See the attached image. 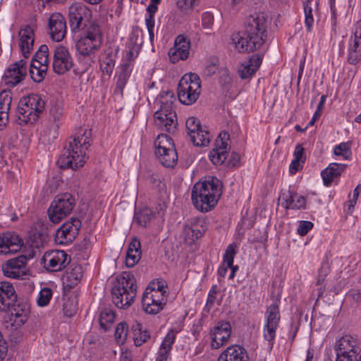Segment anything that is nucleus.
I'll return each mask as SVG.
<instances>
[{
    "mask_svg": "<svg viewBox=\"0 0 361 361\" xmlns=\"http://www.w3.org/2000/svg\"><path fill=\"white\" fill-rule=\"evenodd\" d=\"M46 17L48 23H66L63 16L60 13H53Z\"/></svg>",
    "mask_w": 361,
    "mask_h": 361,
    "instance_id": "62",
    "label": "nucleus"
},
{
    "mask_svg": "<svg viewBox=\"0 0 361 361\" xmlns=\"http://www.w3.org/2000/svg\"><path fill=\"white\" fill-rule=\"evenodd\" d=\"M36 24H25L18 31V47L22 56L27 59L33 49Z\"/></svg>",
    "mask_w": 361,
    "mask_h": 361,
    "instance_id": "15",
    "label": "nucleus"
},
{
    "mask_svg": "<svg viewBox=\"0 0 361 361\" xmlns=\"http://www.w3.org/2000/svg\"><path fill=\"white\" fill-rule=\"evenodd\" d=\"M155 214L156 212L151 208L144 207L135 213L134 220L139 226L147 227L154 218Z\"/></svg>",
    "mask_w": 361,
    "mask_h": 361,
    "instance_id": "39",
    "label": "nucleus"
},
{
    "mask_svg": "<svg viewBox=\"0 0 361 361\" xmlns=\"http://www.w3.org/2000/svg\"><path fill=\"white\" fill-rule=\"evenodd\" d=\"M131 329L133 333L134 343L136 346H140L149 338V334L142 325L135 322L133 324Z\"/></svg>",
    "mask_w": 361,
    "mask_h": 361,
    "instance_id": "40",
    "label": "nucleus"
},
{
    "mask_svg": "<svg viewBox=\"0 0 361 361\" xmlns=\"http://www.w3.org/2000/svg\"><path fill=\"white\" fill-rule=\"evenodd\" d=\"M176 99L173 96V93L171 91L166 92L164 94H162L160 98V107L156 111L162 114L176 113L174 109V102Z\"/></svg>",
    "mask_w": 361,
    "mask_h": 361,
    "instance_id": "38",
    "label": "nucleus"
},
{
    "mask_svg": "<svg viewBox=\"0 0 361 361\" xmlns=\"http://www.w3.org/2000/svg\"><path fill=\"white\" fill-rule=\"evenodd\" d=\"M266 35L264 24H255V28L250 30V47L251 49H257L264 44Z\"/></svg>",
    "mask_w": 361,
    "mask_h": 361,
    "instance_id": "34",
    "label": "nucleus"
},
{
    "mask_svg": "<svg viewBox=\"0 0 361 361\" xmlns=\"http://www.w3.org/2000/svg\"><path fill=\"white\" fill-rule=\"evenodd\" d=\"M81 227L80 221L74 218L63 224L56 231L55 241L58 244L67 245L75 239Z\"/></svg>",
    "mask_w": 361,
    "mask_h": 361,
    "instance_id": "13",
    "label": "nucleus"
},
{
    "mask_svg": "<svg viewBox=\"0 0 361 361\" xmlns=\"http://www.w3.org/2000/svg\"><path fill=\"white\" fill-rule=\"evenodd\" d=\"M277 327L278 326L269 324H265L264 327V338L269 342V347L271 349L273 348V341L276 336V330Z\"/></svg>",
    "mask_w": 361,
    "mask_h": 361,
    "instance_id": "51",
    "label": "nucleus"
},
{
    "mask_svg": "<svg viewBox=\"0 0 361 361\" xmlns=\"http://www.w3.org/2000/svg\"><path fill=\"white\" fill-rule=\"evenodd\" d=\"M141 245L140 241L133 238L129 244L127 251L126 264L128 267H134L141 258Z\"/></svg>",
    "mask_w": 361,
    "mask_h": 361,
    "instance_id": "36",
    "label": "nucleus"
},
{
    "mask_svg": "<svg viewBox=\"0 0 361 361\" xmlns=\"http://www.w3.org/2000/svg\"><path fill=\"white\" fill-rule=\"evenodd\" d=\"M346 166L347 165L344 164L331 163L321 173L324 185L329 186L335 178L341 176L345 171Z\"/></svg>",
    "mask_w": 361,
    "mask_h": 361,
    "instance_id": "30",
    "label": "nucleus"
},
{
    "mask_svg": "<svg viewBox=\"0 0 361 361\" xmlns=\"http://www.w3.org/2000/svg\"><path fill=\"white\" fill-rule=\"evenodd\" d=\"M228 140L229 135L226 132L221 133L216 139L215 148L209 153V159L214 164H222L227 159L230 149Z\"/></svg>",
    "mask_w": 361,
    "mask_h": 361,
    "instance_id": "16",
    "label": "nucleus"
},
{
    "mask_svg": "<svg viewBox=\"0 0 361 361\" xmlns=\"http://www.w3.org/2000/svg\"><path fill=\"white\" fill-rule=\"evenodd\" d=\"M73 65L68 49L63 46H57L54 50L52 66L54 71L61 75L69 71Z\"/></svg>",
    "mask_w": 361,
    "mask_h": 361,
    "instance_id": "14",
    "label": "nucleus"
},
{
    "mask_svg": "<svg viewBox=\"0 0 361 361\" xmlns=\"http://www.w3.org/2000/svg\"><path fill=\"white\" fill-rule=\"evenodd\" d=\"M75 205V197L71 193L56 195L47 211L49 220L54 224L59 223L72 212Z\"/></svg>",
    "mask_w": 361,
    "mask_h": 361,
    "instance_id": "8",
    "label": "nucleus"
},
{
    "mask_svg": "<svg viewBox=\"0 0 361 361\" xmlns=\"http://www.w3.org/2000/svg\"><path fill=\"white\" fill-rule=\"evenodd\" d=\"M161 3V0H150L145 16V23H154V15L157 11V5Z\"/></svg>",
    "mask_w": 361,
    "mask_h": 361,
    "instance_id": "52",
    "label": "nucleus"
},
{
    "mask_svg": "<svg viewBox=\"0 0 361 361\" xmlns=\"http://www.w3.org/2000/svg\"><path fill=\"white\" fill-rule=\"evenodd\" d=\"M49 49L46 44L41 45L33 56V59L42 61L44 64L49 66Z\"/></svg>",
    "mask_w": 361,
    "mask_h": 361,
    "instance_id": "53",
    "label": "nucleus"
},
{
    "mask_svg": "<svg viewBox=\"0 0 361 361\" xmlns=\"http://www.w3.org/2000/svg\"><path fill=\"white\" fill-rule=\"evenodd\" d=\"M136 288L133 276L130 273H125L111 290L114 304L121 309L130 307L136 296Z\"/></svg>",
    "mask_w": 361,
    "mask_h": 361,
    "instance_id": "5",
    "label": "nucleus"
},
{
    "mask_svg": "<svg viewBox=\"0 0 361 361\" xmlns=\"http://www.w3.org/2000/svg\"><path fill=\"white\" fill-rule=\"evenodd\" d=\"M218 61L219 60L217 59L211 58L207 61V64L204 70V74L207 76H212L214 75L218 69Z\"/></svg>",
    "mask_w": 361,
    "mask_h": 361,
    "instance_id": "58",
    "label": "nucleus"
},
{
    "mask_svg": "<svg viewBox=\"0 0 361 361\" xmlns=\"http://www.w3.org/2000/svg\"><path fill=\"white\" fill-rule=\"evenodd\" d=\"M282 206L286 209H300L305 208V199L303 196L290 190L283 192L281 197Z\"/></svg>",
    "mask_w": 361,
    "mask_h": 361,
    "instance_id": "28",
    "label": "nucleus"
},
{
    "mask_svg": "<svg viewBox=\"0 0 361 361\" xmlns=\"http://www.w3.org/2000/svg\"><path fill=\"white\" fill-rule=\"evenodd\" d=\"M167 298L159 293L145 290L142 299V307L147 314H155L159 312L166 305Z\"/></svg>",
    "mask_w": 361,
    "mask_h": 361,
    "instance_id": "19",
    "label": "nucleus"
},
{
    "mask_svg": "<svg viewBox=\"0 0 361 361\" xmlns=\"http://www.w3.org/2000/svg\"><path fill=\"white\" fill-rule=\"evenodd\" d=\"M178 332L174 329L169 331L160 345L156 361H167Z\"/></svg>",
    "mask_w": 361,
    "mask_h": 361,
    "instance_id": "29",
    "label": "nucleus"
},
{
    "mask_svg": "<svg viewBox=\"0 0 361 361\" xmlns=\"http://www.w3.org/2000/svg\"><path fill=\"white\" fill-rule=\"evenodd\" d=\"M201 82L195 73L185 74L180 80L177 94L180 101L183 104L190 105L195 103L200 94Z\"/></svg>",
    "mask_w": 361,
    "mask_h": 361,
    "instance_id": "7",
    "label": "nucleus"
},
{
    "mask_svg": "<svg viewBox=\"0 0 361 361\" xmlns=\"http://www.w3.org/2000/svg\"><path fill=\"white\" fill-rule=\"evenodd\" d=\"M115 66V61L111 57H106L100 63L101 69L103 73L111 75Z\"/></svg>",
    "mask_w": 361,
    "mask_h": 361,
    "instance_id": "56",
    "label": "nucleus"
},
{
    "mask_svg": "<svg viewBox=\"0 0 361 361\" xmlns=\"http://www.w3.org/2000/svg\"><path fill=\"white\" fill-rule=\"evenodd\" d=\"M280 320V314L279 309V302L274 301L273 304L267 307L266 312V324L279 326Z\"/></svg>",
    "mask_w": 361,
    "mask_h": 361,
    "instance_id": "41",
    "label": "nucleus"
},
{
    "mask_svg": "<svg viewBox=\"0 0 361 361\" xmlns=\"http://www.w3.org/2000/svg\"><path fill=\"white\" fill-rule=\"evenodd\" d=\"M115 318V314L114 311L109 308H104L101 311L99 315V324L101 327L107 330L111 324L114 322Z\"/></svg>",
    "mask_w": 361,
    "mask_h": 361,
    "instance_id": "44",
    "label": "nucleus"
},
{
    "mask_svg": "<svg viewBox=\"0 0 361 361\" xmlns=\"http://www.w3.org/2000/svg\"><path fill=\"white\" fill-rule=\"evenodd\" d=\"M264 57V52L259 51L250 57V77L260 67Z\"/></svg>",
    "mask_w": 361,
    "mask_h": 361,
    "instance_id": "47",
    "label": "nucleus"
},
{
    "mask_svg": "<svg viewBox=\"0 0 361 361\" xmlns=\"http://www.w3.org/2000/svg\"><path fill=\"white\" fill-rule=\"evenodd\" d=\"M222 183L215 176H207L196 183L192 189L191 198L195 207L202 212L211 211L221 195Z\"/></svg>",
    "mask_w": 361,
    "mask_h": 361,
    "instance_id": "2",
    "label": "nucleus"
},
{
    "mask_svg": "<svg viewBox=\"0 0 361 361\" xmlns=\"http://www.w3.org/2000/svg\"><path fill=\"white\" fill-rule=\"evenodd\" d=\"M0 312H8L13 322L24 324L29 314V305L18 298L12 283L0 281Z\"/></svg>",
    "mask_w": 361,
    "mask_h": 361,
    "instance_id": "3",
    "label": "nucleus"
},
{
    "mask_svg": "<svg viewBox=\"0 0 361 361\" xmlns=\"http://www.w3.org/2000/svg\"><path fill=\"white\" fill-rule=\"evenodd\" d=\"M62 116L63 109L61 105L58 103L52 102L49 109V118L55 123V128H59Z\"/></svg>",
    "mask_w": 361,
    "mask_h": 361,
    "instance_id": "46",
    "label": "nucleus"
},
{
    "mask_svg": "<svg viewBox=\"0 0 361 361\" xmlns=\"http://www.w3.org/2000/svg\"><path fill=\"white\" fill-rule=\"evenodd\" d=\"M133 66H131L130 63H122L121 64L120 72L118 75L116 92H118L122 94L123 90L125 87L133 71Z\"/></svg>",
    "mask_w": 361,
    "mask_h": 361,
    "instance_id": "37",
    "label": "nucleus"
},
{
    "mask_svg": "<svg viewBox=\"0 0 361 361\" xmlns=\"http://www.w3.org/2000/svg\"><path fill=\"white\" fill-rule=\"evenodd\" d=\"M300 160L295 159L291 161L289 166V171L291 174H295L298 171L301 170L302 168V164Z\"/></svg>",
    "mask_w": 361,
    "mask_h": 361,
    "instance_id": "63",
    "label": "nucleus"
},
{
    "mask_svg": "<svg viewBox=\"0 0 361 361\" xmlns=\"http://www.w3.org/2000/svg\"><path fill=\"white\" fill-rule=\"evenodd\" d=\"M27 73L26 61L21 59L11 64L4 73L3 82L9 87H15L21 82Z\"/></svg>",
    "mask_w": 361,
    "mask_h": 361,
    "instance_id": "17",
    "label": "nucleus"
},
{
    "mask_svg": "<svg viewBox=\"0 0 361 361\" xmlns=\"http://www.w3.org/2000/svg\"><path fill=\"white\" fill-rule=\"evenodd\" d=\"M145 290H149V292H158L161 294L162 296L167 298L166 291L164 290V286L161 281H158L156 282H152Z\"/></svg>",
    "mask_w": 361,
    "mask_h": 361,
    "instance_id": "57",
    "label": "nucleus"
},
{
    "mask_svg": "<svg viewBox=\"0 0 361 361\" xmlns=\"http://www.w3.org/2000/svg\"><path fill=\"white\" fill-rule=\"evenodd\" d=\"M190 49V42L184 35H178L175 40L174 47L169 51L170 61L173 63L180 60H185L188 58Z\"/></svg>",
    "mask_w": 361,
    "mask_h": 361,
    "instance_id": "23",
    "label": "nucleus"
},
{
    "mask_svg": "<svg viewBox=\"0 0 361 361\" xmlns=\"http://www.w3.org/2000/svg\"><path fill=\"white\" fill-rule=\"evenodd\" d=\"M231 326L228 322L220 321L211 331L212 347L218 349L224 345L231 336Z\"/></svg>",
    "mask_w": 361,
    "mask_h": 361,
    "instance_id": "22",
    "label": "nucleus"
},
{
    "mask_svg": "<svg viewBox=\"0 0 361 361\" xmlns=\"http://www.w3.org/2000/svg\"><path fill=\"white\" fill-rule=\"evenodd\" d=\"M219 82L221 87H227L231 80L229 71L227 68H221L219 71Z\"/></svg>",
    "mask_w": 361,
    "mask_h": 361,
    "instance_id": "59",
    "label": "nucleus"
},
{
    "mask_svg": "<svg viewBox=\"0 0 361 361\" xmlns=\"http://www.w3.org/2000/svg\"><path fill=\"white\" fill-rule=\"evenodd\" d=\"M44 268L49 271H59L71 263V257L63 250L46 252L42 259Z\"/></svg>",
    "mask_w": 361,
    "mask_h": 361,
    "instance_id": "12",
    "label": "nucleus"
},
{
    "mask_svg": "<svg viewBox=\"0 0 361 361\" xmlns=\"http://www.w3.org/2000/svg\"><path fill=\"white\" fill-rule=\"evenodd\" d=\"M155 154L159 161L166 168H173L178 161V154L171 143V138L160 134L154 141Z\"/></svg>",
    "mask_w": 361,
    "mask_h": 361,
    "instance_id": "9",
    "label": "nucleus"
},
{
    "mask_svg": "<svg viewBox=\"0 0 361 361\" xmlns=\"http://www.w3.org/2000/svg\"><path fill=\"white\" fill-rule=\"evenodd\" d=\"M142 32L139 28V27L135 26L133 29L132 33L129 37L127 44L131 46H134L136 44L141 47V45L142 44Z\"/></svg>",
    "mask_w": 361,
    "mask_h": 361,
    "instance_id": "50",
    "label": "nucleus"
},
{
    "mask_svg": "<svg viewBox=\"0 0 361 361\" xmlns=\"http://www.w3.org/2000/svg\"><path fill=\"white\" fill-rule=\"evenodd\" d=\"M23 245V239L13 232L0 233V255L16 253Z\"/></svg>",
    "mask_w": 361,
    "mask_h": 361,
    "instance_id": "20",
    "label": "nucleus"
},
{
    "mask_svg": "<svg viewBox=\"0 0 361 361\" xmlns=\"http://www.w3.org/2000/svg\"><path fill=\"white\" fill-rule=\"evenodd\" d=\"M217 361H248V354L241 345H233L221 353Z\"/></svg>",
    "mask_w": 361,
    "mask_h": 361,
    "instance_id": "27",
    "label": "nucleus"
},
{
    "mask_svg": "<svg viewBox=\"0 0 361 361\" xmlns=\"http://www.w3.org/2000/svg\"><path fill=\"white\" fill-rule=\"evenodd\" d=\"M128 325L125 322L119 323L115 330V338L118 343H124L127 338Z\"/></svg>",
    "mask_w": 361,
    "mask_h": 361,
    "instance_id": "49",
    "label": "nucleus"
},
{
    "mask_svg": "<svg viewBox=\"0 0 361 361\" xmlns=\"http://www.w3.org/2000/svg\"><path fill=\"white\" fill-rule=\"evenodd\" d=\"M238 73L242 79L248 78V62L242 63L238 69Z\"/></svg>",
    "mask_w": 361,
    "mask_h": 361,
    "instance_id": "64",
    "label": "nucleus"
},
{
    "mask_svg": "<svg viewBox=\"0 0 361 361\" xmlns=\"http://www.w3.org/2000/svg\"><path fill=\"white\" fill-rule=\"evenodd\" d=\"M74 32H79L76 43L77 53L80 56H90L102 43V30L99 24H72Z\"/></svg>",
    "mask_w": 361,
    "mask_h": 361,
    "instance_id": "4",
    "label": "nucleus"
},
{
    "mask_svg": "<svg viewBox=\"0 0 361 361\" xmlns=\"http://www.w3.org/2000/svg\"><path fill=\"white\" fill-rule=\"evenodd\" d=\"M317 0H308L304 3L305 23H319L324 20L322 15L318 11Z\"/></svg>",
    "mask_w": 361,
    "mask_h": 361,
    "instance_id": "32",
    "label": "nucleus"
},
{
    "mask_svg": "<svg viewBox=\"0 0 361 361\" xmlns=\"http://www.w3.org/2000/svg\"><path fill=\"white\" fill-rule=\"evenodd\" d=\"M45 109V102L37 94L22 98L18 106L19 119L25 123H35Z\"/></svg>",
    "mask_w": 361,
    "mask_h": 361,
    "instance_id": "6",
    "label": "nucleus"
},
{
    "mask_svg": "<svg viewBox=\"0 0 361 361\" xmlns=\"http://www.w3.org/2000/svg\"><path fill=\"white\" fill-rule=\"evenodd\" d=\"M48 66H38L37 69H30V74L32 79L36 82H41L46 75Z\"/></svg>",
    "mask_w": 361,
    "mask_h": 361,
    "instance_id": "54",
    "label": "nucleus"
},
{
    "mask_svg": "<svg viewBox=\"0 0 361 361\" xmlns=\"http://www.w3.org/2000/svg\"><path fill=\"white\" fill-rule=\"evenodd\" d=\"M83 275V269L81 265L73 262L67 268L63 276V284L66 288L71 289L80 281Z\"/></svg>",
    "mask_w": 361,
    "mask_h": 361,
    "instance_id": "26",
    "label": "nucleus"
},
{
    "mask_svg": "<svg viewBox=\"0 0 361 361\" xmlns=\"http://www.w3.org/2000/svg\"><path fill=\"white\" fill-rule=\"evenodd\" d=\"M348 61L356 65L361 61V24H357L348 47Z\"/></svg>",
    "mask_w": 361,
    "mask_h": 361,
    "instance_id": "21",
    "label": "nucleus"
},
{
    "mask_svg": "<svg viewBox=\"0 0 361 361\" xmlns=\"http://www.w3.org/2000/svg\"><path fill=\"white\" fill-rule=\"evenodd\" d=\"M91 135V130H79L59 156L56 161L59 168L75 170L84 165L87 159L86 151L90 146Z\"/></svg>",
    "mask_w": 361,
    "mask_h": 361,
    "instance_id": "1",
    "label": "nucleus"
},
{
    "mask_svg": "<svg viewBox=\"0 0 361 361\" xmlns=\"http://www.w3.org/2000/svg\"><path fill=\"white\" fill-rule=\"evenodd\" d=\"M336 361H361V344L355 338L345 335L336 343Z\"/></svg>",
    "mask_w": 361,
    "mask_h": 361,
    "instance_id": "10",
    "label": "nucleus"
},
{
    "mask_svg": "<svg viewBox=\"0 0 361 361\" xmlns=\"http://www.w3.org/2000/svg\"><path fill=\"white\" fill-rule=\"evenodd\" d=\"M49 32L52 40L61 42L66 34V24H48Z\"/></svg>",
    "mask_w": 361,
    "mask_h": 361,
    "instance_id": "42",
    "label": "nucleus"
},
{
    "mask_svg": "<svg viewBox=\"0 0 361 361\" xmlns=\"http://www.w3.org/2000/svg\"><path fill=\"white\" fill-rule=\"evenodd\" d=\"M207 230V225L205 220L200 217H193L190 219V225L185 228L188 234L191 233L195 239L200 238Z\"/></svg>",
    "mask_w": 361,
    "mask_h": 361,
    "instance_id": "35",
    "label": "nucleus"
},
{
    "mask_svg": "<svg viewBox=\"0 0 361 361\" xmlns=\"http://www.w3.org/2000/svg\"><path fill=\"white\" fill-rule=\"evenodd\" d=\"M313 228V224L309 221H301L298 227V233L301 235H305Z\"/></svg>",
    "mask_w": 361,
    "mask_h": 361,
    "instance_id": "60",
    "label": "nucleus"
},
{
    "mask_svg": "<svg viewBox=\"0 0 361 361\" xmlns=\"http://www.w3.org/2000/svg\"><path fill=\"white\" fill-rule=\"evenodd\" d=\"M334 152L336 156H341L344 159H348L352 155L350 142H341L336 145Z\"/></svg>",
    "mask_w": 361,
    "mask_h": 361,
    "instance_id": "48",
    "label": "nucleus"
},
{
    "mask_svg": "<svg viewBox=\"0 0 361 361\" xmlns=\"http://www.w3.org/2000/svg\"><path fill=\"white\" fill-rule=\"evenodd\" d=\"M237 247L236 243H233L226 247L223 257V263L218 269V274L220 277L224 278L226 276L228 268L232 266L234 257L237 252Z\"/></svg>",
    "mask_w": 361,
    "mask_h": 361,
    "instance_id": "33",
    "label": "nucleus"
},
{
    "mask_svg": "<svg viewBox=\"0 0 361 361\" xmlns=\"http://www.w3.org/2000/svg\"><path fill=\"white\" fill-rule=\"evenodd\" d=\"M232 42L238 52L245 53L247 51L248 39L247 38L240 35L239 32L235 33L232 35Z\"/></svg>",
    "mask_w": 361,
    "mask_h": 361,
    "instance_id": "45",
    "label": "nucleus"
},
{
    "mask_svg": "<svg viewBox=\"0 0 361 361\" xmlns=\"http://www.w3.org/2000/svg\"><path fill=\"white\" fill-rule=\"evenodd\" d=\"M141 47L138 45L131 46L126 44L125 55L122 59V63H130L133 66L134 61L137 57Z\"/></svg>",
    "mask_w": 361,
    "mask_h": 361,
    "instance_id": "43",
    "label": "nucleus"
},
{
    "mask_svg": "<svg viewBox=\"0 0 361 361\" xmlns=\"http://www.w3.org/2000/svg\"><path fill=\"white\" fill-rule=\"evenodd\" d=\"M27 260V257L24 255H20L8 259L2 265V271L4 276L16 279H23L26 275L25 267Z\"/></svg>",
    "mask_w": 361,
    "mask_h": 361,
    "instance_id": "18",
    "label": "nucleus"
},
{
    "mask_svg": "<svg viewBox=\"0 0 361 361\" xmlns=\"http://www.w3.org/2000/svg\"><path fill=\"white\" fill-rule=\"evenodd\" d=\"M91 16V11L82 3H73L68 8L70 23H87L90 20Z\"/></svg>",
    "mask_w": 361,
    "mask_h": 361,
    "instance_id": "25",
    "label": "nucleus"
},
{
    "mask_svg": "<svg viewBox=\"0 0 361 361\" xmlns=\"http://www.w3.org/2000/svg\"><path fill=\"white\" fill-rule=\"evenodd\" d=\"M12 102V93L4 90L0 93V128L5 126L8 121V111Z\"/></svg>",
    "mask_w": 361,
    "mask_h": 361,
    "instance_id": "31",
    "label": "nucleus"
},
{
    "mask_svg": "<svg viewBox=\"0 0 361 361\" xmlns=\"http://www.w3.org/2000/svg\"><path fill=\"white\" fill-rule=\"evenodd\" d=\"M52 296V291L50 288H45L40 290L39 298L37 299V304L44 307L48 305Z\"/></svg>",
    "mask_w": 361,
    "mask_h": 361,
    "instance_id": "55",
    "label": "nucleus"
},
{
    "mask_svg": "<svg viewBox=\"0 0 361 361\" xmlns=\"http://www.w3.org/2000/svg\"><path fill=\"white\" fill-rule=\"evenodd\" d=\"M154 119L157 128L166 133H173L177 126L176 113H169V114H167L155 112Z\"/></svg>",
    "mask_w": 361,
    "mask_h": 361,
    "instance_id": "24",
    "label": "nucleus"
},
{
    "mask_svg": "<svg viewBox=\"0 0 361 361\" xmlns=\"http://www.w3.org/2000/svg\"><path fill=\"white\" fill-rule=\"evenodd\" d=\"M293 156L295 159L300 160L302 163H305L306 159L305 149L300 145L295 147Z\"/></svg>",
    "mask_w": 361,
    "mask_h": 361,
    "instance_id": "61",
    "label": "nucleus"
},
{
    "mask_svg": "<svg viewBox=\"0 0 361 361\" xmlns=\"http://www.w3.org/2000/svg\"><path fill=\"white\" fill-rule=\"evenodd\" d=\"M185 128L191 142L197 147L207 146L211 140L207 126H202L195 117H189L185 121Z\"/></svg>",
    "mask_w": 361,
    "mask_h": 361,
    "instance_id": "11",
    "label": "nucleus"
}]
</instances>
